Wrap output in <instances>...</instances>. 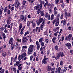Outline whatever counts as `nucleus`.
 <instances>
[{
	"mask_svg": "<svg viewBox=\"0 0 73 73\" xmlns=\"http://www.w3.org/2000/svg\"><path fill=\"white\" fill-rule=\"evenodd\" d=\"M35 46L33 45H31L29 48L28 49V52L27 53L28 54H32L33 52L34 49H35Z\"/></svg>",
	"mask_w": 73,
	"mask_h": 73,
	"instance_id": "obj_1",
	"label": "nucleus"
},
{
	"mask_svg": "<svg viewBox=\"0 0 73 73\" xmlns=\"http://www.w3.org/2000/svg\"><path fill=\"white\" fill-rule=\"evenodd\" d=\"M42 8V5L41 4L38 5L34 7V9L35 10H38L37 12L38 14H39V13L41 12Z\"/></svg>",
	"mask_w": 73,
	"mask_h": 73,
	"instance_id": "obj_2",
	"label": "nucleus"
},
{
	"mask_svg": "<svg viewBox=\"0 0 73 73\" xmlns=\"http://www.w3.org/2000/svg\"><path fill=\"white\" fill-rule=\"evenodd\" d=\"M12 20H13V19L11 17H9L8 18L7 20V24L8 25L7 26L8 28H10V27H11V25H9V24L11 23Z\"/></svg>",
	"mask_w": 73,
	"mask_h": 73,
	"instance_id": "obj_3",
	"label": "nucleus"
},
{
	"mask_svg": "<svg viewBox=\"0 0 73 73\" xmlns=\"http://www.w3.org/2000/svg\"><path fill=\"white\" fill-rule=\"evenodd\" d=\"M65 54L64 53L62 52H60L56 56V58H55V60H57V59H59L60 57H63L64 56Z\"/></svg>",
	"mask_w": 73,
	"mask_h": 73,
	"instance_id": "obj_4",
	"label": "nucleus"
},
{
	"mask_svg": "<svg viewBox=\"0 0 73 73\" xmlns=\"http://www.w3.org/2000/svg\"><path fill=\"white\" fill-rule=\"evenodd\" d=\"M18 3V0H16L15 3V6L16 8H17L18 9V8H19V9H21V7L20 6L21 5H20V3Z\"/></svg>",
	"mask_w": 73,
	"mask_h": 73,
	"instance_id": "obj_5",
	"label": "nucleus"
},
{
	"mask_svg": "<svg viewBox=\"0 0 73 73\" xmlns=\"http://www.w3.org/2000/svg\"><path fill=\"white\" fill-rule=\"evenodd\" d=\"M21 21H23L24 23L26 22V19H27V15H25V17L23 15H21L20 17Z\"/></svg>",
	"mask_w": 73,
	"mask_h": 73,
	"instance_id": "obj_6",
	"label": "nucleus"
},
{
	"mask_svg": "<svg viewBox=\"0 0 73 73\" xmlns=\"http://www.w3.org/2000/svg\"><path fill=\"white\" fill-rule=\"evenodd\" d=\"M28 41V38L27 37H26L25 36H24L23 37L22 39V43H25L26 42Z\"/></svg>",
	"mask_w": 73,
	"mask_h": 73,
	"instance_id": "obj_7",
	"label": "nucleus"
},
{
	"mask_svg": "<svg viewBox=\"0 0 73 73\" xmlns=\"http://www.w3.org/2000/svg\"><path fill=\"white\" fill-rule=\"evenodd\" d=\"M65 45L67 47V48H68L69 49H70L71 48V47H72V46H71V44L69 43H66L65 44Z\"/></svg>",
	"mask_w": 73,
	"mask_h": 73,
	"instance_id": "obj_8",
	"label": "nucleus"
},
{
	"mask_svg": "<svg viewBox=\"0 0 73 73\" xmlns=\"http://www.w3.org/2000/svg\"><path fill=\"white\" fill-rule=\"evenodd\" d=\"M50 15L48 13H46L45 14V17L46 18H48V20H50Z\"/></svg>",
	"mask_w": 73,
	"mask_h": 73,
	"instance_id": "obj_9",
	"label": "nucleus"
},
{
	"mask_svg": "<svg viewBox=\"0 0 73 73\" xmlns=\"http://www.w3.org/2000/svg\"><path fill=\"white\" fill-rule=\"evenodd\" d=\"M26 56H27V54L26 53H25V52L23 53L21 55V58L22 60H23L24 58L26 57Z\"/></svg>",
	"mask_w": 73,
	"mask_h": 73,
	"instance_id": "obj_10",
	"label": "nucleus"
},
{
	"mask_svg": "<svg viewBox=\"0 0 73 73\" xmlns=\"http://www.w3.org/2000/svg\"><path fill=\"white\" fill-rule=\"evenodd\" d=\"M13 38H10V40H9V45H11V44L13 43Z\"/></svg>",
	"mask_w": 73,
	"mask_h": 73,
	"instance_id": "obj_11",
	"label": "nucleus"
},
{
	"mask_svg": "<svg viewBox=\"0 0 73 73\" xmlns=\"http://www.w3.org/2000/svg\"><path fill=\"white\" fill-rule=\"evenodd\" d=\"M47 63H48V62L46 60H45V59H43L42 60V64H46Z\"/></svg>",
	"mask_w": 73,
	"mask_h": 73,
	"instance_id": "obj_12",
	"label": "nucleus"
},
{
	"mask_svg": "<svg viewBox=\"0 0 73 73\" xmlns=\"http://www.w3.org/2000/svg\"><path fill=\"white\" fill-rule=\"evenodd\" d=\"M72 37V34H69L68 38V41H70L71 40V37Z\"/></svg>",
	"mask_w": 73,
	"mask_h": 73,
	"instance_id": "obj_13",
	"label": "nucleus"
},
{
	"mask_svg": "<svg viewBox=\"0 0 73 73\" xmlns=\"http://www.w3.org/2000/svg\"><path fill=\"white\" fill-rule=\"evenodd\" d=\"M65 16H67L68 17H69L70 16V14L69 13H68L67 14V12H65Z\"/></svg>",
	"mask_w": 73,
	"mask_h": 73,
	"instance_id": "obj_14",
	"label": "nucleus"
},
{
	"mask_svg": "<svg viewBox=\"0 0 73 73\" xmlns=\"http://www.w3.org/2000/svg\"><path fill=\"white\" fill-rule=\"evenodd\" d=\"M47 70L48 71H50L51 70V67L49 66H47L46 67Z\"/></svg>",
	"mask_w": 73,
	"mask_h": 73,
	"instance_id": "obj_15",
	"label": "nucleus"
},
{
	"mask_svg": "<svg viewBox=\"0 0 73 73\" xmlns=\"http://www.w3.org/2000/svg\"><path fill=\"white\" fill-rule=\"evenodd\" d=\"M30 33V32L29 30H27V31H26L24 35L25 36H26V35H29Z\"/></svg>",
	"mask_w": 73,
	"mask_h": 73,
	"instance_id": "obj_16",
	"label": "nucleus"
},
{
	"mask_svg": "<svg viewBox=\"0 0 73 73\" xmlns=\"http://www.w3.org/2000/svg\"><path fill=\"white\" fill-rule=\"evenodd\" d=\"M2 36L3 38V39H4V40H5V38H6V36H5V34L4 33H2Z\"/></svg>",
	"mask_w": 73,
	"mask_h": 73,
	"instance_id": "obj_17",
	"label": "nucleus"
},
{
	"mask_svg": "<svg viewBox=\"0 0 73 73\" xmlns=\"http://www.w3.org/2000/svg\"><path fill=\"white\" fill-rule=\"evenodd\" d=\"M19 61L20 62H21V55L19 54L18 57Z\"/></svg>",
	"mask_w": 73,
	"mask_h": 73,
	"instance_id": "obj_18",
	"label": "nucleus"
},
{
	"mask_svg": "<svg viewBox=\"0 0 73 73\" xmlns=\"http://www.w3.org/2000/svg\"><path fill=\"white\" fill-rule=\"evenodd\" d=\"M56 37H54L52 39V42L54 43H56Z\"/></svg>",
	"mask_w": 73,
	"mask_h": 73,
	"instance_id": "obj_19",
	"label": "nucleus"
},
{
	"mask_svg": "<svg viewBox=\"0 0 73 73\" xmlns=\"http://www.w3.org/2000/svg\"><path fill=\"white\" fill-rule=\"evenodd\" d=\"M22 28V23H21L19 24V30H21V29Z\"/></svg>",
	"mask_w": 73,
	"mask_h": 73,
	"instance_id": "obj_20",
	"label": "nucleus"
},
{
	"mask_svg": "<svg viewBox=\"0 0 73 73\" xmlns=\"http://www.w3.org/2000/svg\"><path fill=\"white\" fill-rule=\"evenodd\" d=\"M2 56H3L4 57H5L7 56V53L5 52H3L2 53Z\"/></svg>",
	"mask_w": 73,
	"mask_h": 73,
	"instance_id": "obj_21",
	"label": "nucleus"
},
{
	"mask_svg": "<svg viewBox=\"0 0 73 73\" xmlns=\"http://www.w3.org/2000/svg\"><path fill=\"white\" fill-rule=\"evenodd\" d=\"M48 1H46V3L44 4V7L45 8H46L48 6Z\"/></svg>",
	"mask_w": 73,
	"mask_h": 73,
	"instance_id": "obj_22",
	"label": "nucleus"
},
{
	"mask_svg": "<svg viewBox=\"0 0 73 73\" xmlns=\"http://www.w3.org/2000/svg\"><path fill=\"white\" fill-rule=\"evenodd\" d=\"M43 38H42L39 39V42L40 43H41V42H42V41H43Z\"/></svg>",
	"mask_w": 73,
	"mask_h": 73,
	"instance_id": "obj_23",
	"label": "nucleus"
},
{
	"mask_svg": "<svg viewBox=\"0 0 73 73\" xmlns=\"http://www.w3.org/2000/svg\"><path fill=\"white\" fill-rule=\"evenodd\" d=\"M58 24H59V22L58 21L55 23V25L56 27H57L58 25Z\"/></svg>",
	"mask_w": 73,
	"mask_h": 73,
	"instance_id": "obj_24",
	"label": "nucleus"
},
{
	"mask_svg": "<svg viewBox=\"0 0 73 73\" xmlns=\"http://www.w3.org/2000/svg\"><path fill=\"white\" fill-rule=\"evenodd\" d=\"M43 21H44L43 20V18H40L39 21L41 23H42Z\"/></svg>",
	"mask_w": 73,
	"mask_h": 73,
	"instance_id": "obj_25",
	"label": "nucleus"
},
{
	"mask_svg": "<svg viewBox=\"0 0 73 73\" xmlns=\"http://www.w3.org/2000/svg\"><path fill=\"white\" fill-rule=\"evenodd\" d=\"M32 27L34 28V27L36 26V23H32Z\"/></svg>",
	"mask_w": 73,
	"mask_h": 73,
	"instance_id": "obj_26",
	"label": "nucleus"
},
{
	"mask_svg": "<svg viewBox=\"0 0 73 73\" xmlns=\"http://www.w3.org/2000/svg\"><path fill=\"white\" fill-rule=\"evenodd\" d=\"M11 48H14L15 47V44H13V43H12L11 44Z\"/></svg>",
	"mask_w": 73,
	"mask_h": 73,
	"instance_id": "obj_27",
	"label": "nucleus"
},
{
	"mask_svg": "<svg viewBox=\"0 0 73 73\" xmlns=\"http://www.w3.org/2000/svg\"><path fill=\"white\" fill-rule=\"evenodd\" d=\"M37 46V49L38 50H39V49H40V45L39 44H38L37 45H36Z\"/></svg>",
	"mask_w": 73,
	"mask_h": 73,
	"instance_id": "obj_28",
	"label": "nucleus"
},
{
	"mask_svg": "<svg viewBox=\"0 0 73 73\" xmlns=\"http://www.w3.org/2000/svg\"><path fill=\"white\" fill-rule=\"evenodd\" d=\"M17 41L18 42H21V39L18 38L17 39Z\"/></svg>",
	"mask_w": 73,
	"mask_h": 73,
	"instance_id": "obj_29",
	"label": "nucleus"
},
{
	"mask_svg": "<svg viewBox=\"0 0 73 73\" xmlns=\"http://www.w3.org/2000/svg\"><path fill=\"white\" fill-rule=\"evenodd\" d=\"M15 46L16 48H18L19 47V42H17Z\"/></svg>",
	"mask_w": 73,
	"mask_h": 73,
	"instance_id": "obj_30",
	"label": "nucleus"
},
{
	"mask_svg": "<svg viewBox=\"0 0 73 73\" xmlns=\"http://www.w3.org/2000/svg\"><path fill=\"white\" fill-rule=\"evenodd\" d=\"M54 17V15L53 14H52L51 17V20H52L53 19V17Z\"/></svg>",
	"mask_w": 73,
	"mask_h": 73,
	"instance_id": "obj_31",
	"label": "nucleus"
},
{
	"mask_svg": "<svg viewBox=\"0 0 73 73\" xmlns=\"http://www.w3.org/2000/svg\"><path fill=\"white\" fill-rule=\"evenodd\" d=\"M18 68V69L20 71V70H21L23 69V66H21V67H19Z\"/></svg>",
	"mask_w": 73,
	"mask_h": 73,
	"instance_id": "obj_32",
	"label": "nucleus"
},
{
	"mask_svg": "<svg viewBox=\"0 0 73 73\" xmlns=\"http://www.w3.org/2000/svg\"><path fill=\"white\" fill-rule=\"evenodd\" d=\"M40 44L42 46H44V42H41V43H40Z\"/></svg>",
	"mask_w": 73,
	"mask_h": 73,
	"instance_id": "obj_33",
	"label": "nucleus"
},
{
	"mask_svg": "<svg viewBox=\"0 0 73 73\" xmlns=\"http://www.w3.org/2000/svg\"><path fill=\"white\" fill-rule=\"evenodd\" d=\"M16 63L17 64V66H19V65L20 64V62H19V61H17Z\"/></svg>",
	"mask_w": 73,
	"mask_h": 73,
	"instance_id": "obj_34",
	"label": "nucleus"
},
{
	"mask_svg": "<svg viewBox=\"0 0 73 73\" xmlns=\"http://www.w3.org/2000/svg\"><path fill=\"white\" fill-rule=\"evenodd\" d=\"M58 13V12H57V11H54V15L55 16H56L57 15V14Z\"/></svg>",
	"mask_w": 73,
	"mask_h": 73,
	"instance_id": "obj_35",
	"label": "nucleus"
},
{
	"mask_svg": "<svg viewBox=\"0 0 73 73\" xmlns=\"http://www.w3.org/2000/svg\"><path fill=\"white\" fill-rule=\"evenodd\" d=\"M44 25H41L40 26V28L41 29V30H42L43 29H44V28L43 27H44Z\"/></svg>",
	"mask_w": 73,
	"mask_h": 73,
	"instance_id": "obj_36",
	"label": "nucleus"
},
{
	"mask_svg": "<svg viewBox=\"0 0 73 73\" xmlns=\"http://www.w3.org/2000/svg\"><path fill=\"white\" fill-rule=\"evenodd\" d=\"M5 70L4 69H3L1 71H0V73H4V72Z\"/></svg>",
	"mask_w": 73,
	"mask_h": 73,
	"instance_id": "obj_37",
	"label": "nucleus"
},
{
	"mask_svg": "<svg viewBox=\"0 0 73 73\" xmlns=\"http://www.w3.org/2000/svg\"><path fill=\"white\" fill-rule=\"evenodd\" d=\"M66 70H67V68H66V67H64L63 70V72H65Z\"/></svg>",
	"mask_w": 73,
	"mask_h": 73,
	"instance_id": "obj_38",
	"label": "nucleus"
},
{
	"mask_svg": "<svg viewBox=\"0 0 73 73\" xmlns=\"http://www.w3.org/2000/svg\"><path fill=\"white\" fill-rule=\"evenodd\" d=\"M40 2L41 3V4H41V5H42V4H44V1H41V0H40Z\"/></svg>",
	"mask_w": 73,
	"mask_h": 73,
	"instance_id": "obj_39",
	"label": "nucleus"
},
{
	"mask_svg": "<svg viewBox=\"0 0 73 73\" xmlns=\"http://www.w3.org/2000/svg\"><path fill=\"white\" fill-rule=\"evenodd\" d=\"M4 10V8L2 6L1 7V9H0V12H3Z\"/></svg>",
	"mask_w": 73,
	"mask_h": 73,
	"instance_id": "obj_40",
	"label": "nucleus"
},
{
	"mask_svg": "<svg viewBox=\"0 0 73 73\" xmlns=\"http://www.w3.org/2000/svg\"><path fill=\"white\" fill-rule=\"evenodd\" d=\"M4 29H5V27H2L0 28V30L1 31H3V30H4Z\"/></svg>",
	"mask_w": 73,
	"mask_h": 73,
	"instance_id": "obj_41",
	"label": "nucleus"
},
{
	"mask_svg": "<svg viewBox=\"0 0 73 73\" xmlns=\"http://www.w3.org/2000/svg\"><path fill=\"white\" fill-rule=\"evenodd\" d=\"M13 70L15 73H16V68H13Z\"/></svg>",
	"mask_w": 73,
	"mask_h": 73,
	"instance_id": "obj_42",
	"label": "nucleus"
},
{
	"mask_svg": "<svg viewBox=\"0 0 73 73\" xmlns=\"http://www.w3.org/2000/svg\"><path fill=\"white\" fill-rule=\"evenodd\" d=\"M11 11L12 12V11H13L14 10V7H11Z\"/></svg>",
	"mask_w": 73,
	"mask_h": 73,
	"instance_id": "obj_43",
	"label": "nucleus"
},
{
	"mask_svg": "<svg viewBox=\"0 0 73 73\" xmlns=\"http://www.w3.org/2000/svg\"><path fill=\"white\" fill-rule=\"evenodd\" d=\"M58 2H59V1H57V0H55V3L56 4H57L58 3Z\"/></svg>",
	"mask_w": 73,
	"mask_h": 73,
	"instance_id": "obj_44",
	"label": "nucleus"
},
{
	"mask_svg": "<svg viewBox=\"0 0 73 73\" xmlns=\"http://www.w3.org/2000/svg\"><path fill=\"white\" fill-rule=\"evenodd\" d=\"M60 40H61V41H64V37H62L61 39H60Z\"/></svg>",
	"mask_w": 73,
	"mask_h": 73,
	"instance_id": "obj_45",
	"label": "nucleus"
},
{
	"mask_svg": "<svg viewBox=\"0 0 73 73\" xmlns=\"http://www.w3.org/2000/svg\"><path fill=\"white\" fill-rule=\"evenodd\" d=\"M60 65H63V61L62 60H61L60 62Z\"/></svg>",
	"mask_w": 73,
	"mask_h": 73,
	"instance_id": "obj_46",
	"label": "nucleus"
},
{
	"mask_svg": "<svg viewBox=\"0 0 73 73\" xmlns=\"http://www.w3.org/2000/svg\"><path fill=\"white\" fill-rule=\"evenodd\" d=\"M63 24L64 25H65L66 24V21L65 20H64L63 21Z\"/></svg>",
	"mask_w": 73,
	"mask_h": 73,
	"instance_id": "obj_47",
	"label": "nucleus"
},
{
	"mask_svg": "<svg viewBox=\"0 0 73 73\" xmlns=\"http://www.w3.org/2000/svg\"><path fill=\"white\" fill-rule=\"evenodd\" d=\"M40 15L41 16H43L44 15V12H41L40 13Z\"/></svg>",
	"mask_w": 73,
	"mask_h": 73,
	"instance_id": "obj_48",
	"label": "nucleus"
},
{
	"mask_svg": "<svg viewBox=\"0 0 73 73\" xmlns=\"http://www.w3.org/2000/svg\"><path fill=\"white\" fill-rule=\"evenodd\" d=\"M47 54L48 56H49V53H50V51L48 50L47 51Z\"/></svg>",
	"mask_w": 73,
	"mask_h": 73,
	"instance_id": "obj_49",
	"label": "nucleus"
},
{
	"mask_svg": "<svg viewBox=\"0 0 73 73\" xmlns=\"http://www.w3.org/2000/svg\"><path fill=\"white\" fill-rule=\"evenodd\" d=\"M30 24H31V23H30V22H28L27 24V26H28V27H29V26L30 25Z\"/></svg>",
	"mask_w": 73,
	"mask_h": 73,
	"instance_id": "obj_50",
	"label": "nucleus"
},
{
	"mask_svg": "<svg viewBox=\"0 0 73 73\" xmlns=\"http://www.w3.org/2000/svg\"><path fill=\"white\" fill-rule=\"evenodd\" d=\"M33 58V56H30V60L31 61H32V58Z\"/></svg>",
	"mask_w": 73,
	"mask_h": 73,
	"instance_id": "obj_51",
	"label": "nucleus"
},
{
	"mask_svg": "<svg viewBox=\"0 0 73 73\" xmlns=\"http://www.w3.org/2000/svg\"><path fill=\"white\" fill-rule=\"evenodd\" d=\"M2 51H3V48L1 47L0 48V52H2Z\"/></svg>",
	"mask_w": 73,
	"mask_h": 73,
	"instance_id": "obj_52",
	"label": "nucleus"
},
{
	"mask_svg": "<svg viewBox=\"0 0 73 73\" xmlns=\"http://www.w3.org/2000/svg\"><path fill=\"white\" fill-rule=\"evenodd\" d=\"M41 23L39 21H36V24L37 25H40V24Z\"/></svg>",
	"mask_w": 73,
	"mask_h": 73,
	"instance_id": "obj_53",
	"label": "nucleus"
},
{
	"mask_svg": "<svg viewBox=\"0 0 73 73\" xmlns=\"http://www.w3.org/2000/svg\"><path fill=\"white\" fill-rule=\"evenodd\" d=\"M63 17H64V14H62L60 17V19H63Z\"/></svg>",
	"mask_w": 73,
	"mask_h": 73,
	"instance_id": "obj_54",
	"label": "nucleus"
},
{
	"mask_svg": "<svg viewBox=\"0 0 73 73\" xmlns=\"http://www.w3.org/2000/svg\"><path fill=\"white\" fill-rule=\"evenodd\" d=\"M55 49L56 50H58V46H55Z\"/></svg>",
	"mask_w": 73,
	"mask_h": 73,
	"instance_id": "obj_55",
	"label": "nucleus"
},
{
	"mask_svg": "<svg viewBox=\"0 0 73 73\" xmlns=\"http://www.w3.org/2000/svg\"><path fill=\"white\" fill-rule=\"evenodd\" d=\"M45 41L46 42V43H48V41H49V40L48 39H46L45 40Z\"/></svg>",
	"mask_w": 73,
	"mask_h": 73,
	"instance_id": "obj_56",
	"label": "nucleus"
},
{
	"mask_svg": "<svg viewBox=\"0 0 73 73\" xmlns=\"http://www.w3.org/2000/svg\"><path fill=\"white\" fill-rule=\"evenodd\" d=\"M17 17H18V15H15V18L16 19H17Z\"/></svg>",
	"mask_w": 73,
	"mask_h": 73,
	"instance_id": "obj_57",
	"label": "nucleus"
},
{
	"mask_svg": "<svg viewBox=\"0 0 73 73\" xmlns=\"http://www.w3.org/2000/svg\"><path fill=\"white\" fill-rule=\"evenodd\" d=\"M7 7H5L4 10V12H6L7 11Z\"/></svg>",
	"mask_w": 73,
	"mask_h": 73,
	"instance_id": "obj_58",
	"label": "nucleus"
},
{
	"mask_svg": "<svg viewBox=\"0 0 73 73\" xmlns=\"http://www.w3.org/2000/svg\"><path fill=\"white\" fill-rule=\"evenodd\" d=\"M45 20H46L45 18H44V21L42 23V24L44 25V21H45Z\"/></svg>",
	"mask_w": 73,
	"mask_h": 73,
	"instance_id": "obj_59",
	"label": "nucleus"
},
{
	"mask_svg": "<svg viewBox=\"0 0 73 73\" xmlns=\"http://www.w3.org/2000/svg\"><path fill=\"white\" fill-rule=\"evenodd\" d=\"M26 3V1H24L23 3V5L24 6V5H25Z\"/></svg>",
	"mask_w": 73,
	"mask_h": 73,
	"instance_id": "obj_60",
	"label": "nucleus"
},
{
	"mask_svg": "<svg viewBox=\"0 0 73 73\" xmlns=\"http://www.w3.org/2000/svg\"><path fill=\"white\" fill-rule=\"evenodd\" d=\"M54 11H57L56 10H57V7H55L54 8Z\"/></svg>",
	"mask_w": 73,
	"mask_h": 73,
	"instance_id": "obj_61",
	"label": "nucleus"
},
{
	"mask_svg": "<svg viewBox=\"0 0 73 73\" xmlns=\"http://www.w3.org/2000/svg\"><path fill=\"white\" fill-rule=\"evenodd\" d=\"M62 31H63L62 29H61L60 30L59 33H62Z\"/></svg>",
	"mask_w": 73,
	"mask_h": 73,
	"instance_id": "obj_62",
	"label": "nucleus"
},
{
	"mask_svg": "<svg viewBox=\"0 0 73 73\" xmlns=\"http://www.w3.org/2000/svg\"><path fill=\"white\" fill-rule=\"evenodd\" d=\"M52 12V9H50L49 11V13H51Z\"/></svg>",
	"mask_w": 73,
	"mask_h": 73,
	"instance_id": "obj_63",
	"label": "nucleus"
},
{
	"mask_svg": "<svg viewBox=\"0 0 73 73\" xmlns=\"http://www.w3.org/2000/svg\"><path fill=\"white\" fill-rule=\"evenodd\" d=\"M72 29V27H69L68 28V30H69V31H70V30H71V29Z\"/></svg>",
	"mask_w": 73,
	"mask_h": 73,
	"instance_id": "obj_64",
	"label": "nucleus"
}]
</instances>
